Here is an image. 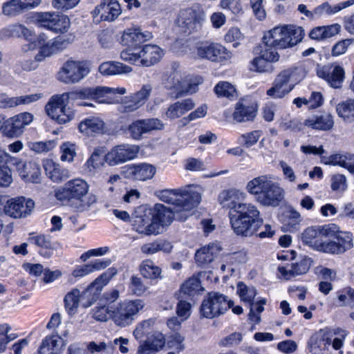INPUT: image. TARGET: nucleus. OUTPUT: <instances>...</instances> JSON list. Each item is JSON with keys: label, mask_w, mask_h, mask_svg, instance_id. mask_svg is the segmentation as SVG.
Segmentation results:
<instances>
[{"label": "nucleus", "mask_w": 354, "mask_h": 354, "mask_svg": "<svg viewBox=\"0 0 354 354\" xmlns=\"http://www.w3.org/2000/svg\"><path fill=\"white\" fill-rule=\"evenodd\" d=\"M89 63L84 60L68 59L60 68L57 80L67 84L80 82L90 73Z\"/></svg>", "instance_id": "1a4fd4ad"}, {"label": "nucleus", "mask_w": 354, "mask_h": 354, "mask_svg": "<svg viewBox=\"0 0 354 354\" xmlns=\"http://www.w3.org/2000/svg\"><path fill=\"white\" fill-rule=\"evenodd\" d=\"M33 120V115L28 112L16 115L6 120L1 125V130L4 136L8 138L19 137L24 131L26 126Z\"/></svg>", "instance_id": "f3484780"}, {"label": "nucleus", "mask_w": 354, "mask_h": 354, "mask_svg": "<svg viewBox=\"0 0 354 354\" xmlns=\"http://www.w3.org/2000/svg\"><path fill=\"white\" fill-rule=\"evenodd\" d=\"M272 180L270 175L259 176L250 180L247 183L245 189L249 194L254 196L257 200Z\"/></svg>", "instance_id": "c756f323"}, {"label": "nucleus", "mask_w": 354, "mask_h": 354, "mask_svg": "<svg viewBox=\"0 0 354 354\" xmlns=\"http://www.w3.org/2000/svg\"><path fill=\"white\" fill-rule=\"evenodd\" d=\"M353 246L352 234L347 232H340L335 236L333 240L326 242L324 252L332 254H341L351 249Z\"/></svg>", "instance_id": "6ab92c4d"}, {"label": "nucleus", "mask_w": 354, "mask_h": 354, "mask_svg": "<svg viewBox=\"0 0 354 354\" xmlns=\"http://www.w3.org/2000/svg\"><path fill=\"white\" fill-rule=\"evenodd\" d=\"M65 97L66 93L53 95L45 106L48 115L59 124H66L75 117L74 111L65 105Z\"/></svg>", "instance_id": "9b49d317"}, {"label": "nucleus", "mask_w": 354, "mask_h": 354, "mask_svg": "<svg viewBox=\"0 0 354 354\" xmlns=\"http://www.w3.org/2000/svg\"><path fill=\"white\" fill-rule=\"evenodd\" d=\"M140 151L138 145L120 144L113 147L105 156V161L110 166H115L133 160Z\"/></svg>", "instance_id": "4468645a"}, {"label": "nucleus", "mask_w": 354, "mask_h": 354, "mask_svg": "<svg viewBox=\"0 0 354 354\" xmlns=\"http://www.w3.org/2000/svg\"><path fill=\"white\" fill-rule=\"evenodd\" d=\"M220 248L216 244L211 243L198 250L195 254V259L200 266L210 263L218 254Z\"/></svg>", "instance_id": "c9c22d12"}, {"label": "nucleus", "mask_w": 354, "mask_h": 354, "mask_svg": "<svg viewBox=\"0 0 354 354\" xmlns=\"http://www.w3.org/2000/svg\"><path fill=\"white\" fill-rule=\"evenodd\" d=\"M340 29L341 26L338 24L317 26L310 31L308 35L311 39L324 41L338 34Z\"/></svg>", "instance_id": "473e14b6"}, {"label": "nucleus", "mask_w": 354, "mask_h": 354, "mask_svg": "<svg viewBox=\"0 0 354 354\" xmlns=\"http://www.w3.org/2000/svg\"><path fill=\"white\" fill-rule=\"evenodd\" d=\"M234 212L236 214H230V218L232 227L237 235L251 236L263 225L260 212L252 203H239Z\"/></svg>", "instance_id": "20e7f679"}, {"label": "nucleus", "mask_w": 354, "mask_h": 354, "mask_svg": "<svg viewBox=\"0 0 354 354\" xmlns=\"http://www.w3.org/2000/svg\"><path fill=\"white\" fill-rule=\"evenodd\" d=\"M185 337L179 333H174L167 337L166 345L168 348L179 353L185 348Z\"/></svg>", "instance_id": "603ef678"}, {"label": "nucleus", "mask_w": 354, "mask_h": 354, "mask_svg": "<svg viewBox=\"0 0 354 354\" xmlns=\"http://www.w3.org/2000/svg\"><path fill=\"white\" fill-rule=\"evenodd\" d=\"M3 12L9 16H15L24 12L20 0H10L3 6Z\"/></svg>", "instance_id": "052dcab7"}, {"label": "nucleus", "mask_w": 354, "mask_h": 354, "mask_svg": "<svg viewBox=\"0 0 354 354\" xmlns=\"http://www.w3.org/2000/svg\"><path fill=\"white\" fill-rule=\"evenodd\" d=\"M3 162L8 165H1V187H8L13 181L10 167L19 165L22 162L17 158L10 156L7 152L1 153V164Z\"/></svg>", "instance_id": "2f4dec72"}, {"label": "nucleus", "mask_w": 354, "mask_h": 354, "mask_svg": "<svg viewBox=\"0 0 354 354\" xmlns=\"http://www.w3.org/2000/svg\"><path fill=\"white\" fill-rule=\"evenodd\" d=\"M116 273L115 268H109L96 278L82 294L77 288H73L65 295L66 308L70 311L73 310L78 308L80 302H82L84 308L91 306L97 300L102 288L109 283Z\"/></svg>", "instance_id": "7ed1b4c3"}, {"label": "nucleus", "mask_w": 354, "mask_h": 354, "mask_svg": "<svg viewBox=\"0 0 354 354\" xmlns=\"http://www.w3.org/2000/svg\"><path fill=\"white\" fill-rule=\"evenodd\" d=\"M150 37L151 34L149 32H142L139 28H132L124 32L122 41L127 46H137L146 41Z\"/></svg>", "instance_id": "f704fd0d"}, {"label": "nucleus", "mask_w": 354, "mask_h": 354, "mask_svg": "<svg viewBox=\"0 0 354 354\" xmlns=\"http://www.w3.org/2000/svg\"><path fill=\"white\" fill-rule=\"evenodd\" d=\"M304 124L314 129L328 131L334 125V120L330 114L314 115L304 121Z\"/></svg>", "instance_id": "72a5a7b5"}, {"label": "nucleus", "mask_w": 354, "mask_h": 354, "mask_svg": "<svg viewBox=\"0 0 354 354\" xmlns=\"http://www.w3.org/2000/svg\"><path fill=\"white\" fill-rule=\"evenodd\" d=\"M79 129L87 136L93 133H102L104 129V122L98 117H88L79 124Z\"/></svg>", "instance_id": "4c0bfd02"}, {"label": "nucleus", "mask_w": 354, "mask_h": 354, "mask_svg": "<svg viewBox=\"0 0 354 354\" xmlns=\"http://www.w3.org/2000/svg\"><path fill=\"white\" fill-rule=\"evenodd\" d=\"M89 185L83 179L75 178L68 181L55 192L56 198L63 203L75 205L79 211H84L96 203L97 197L88 194Z\"/></svg>", "instance_id": "f03ea898"}, {"label": "nucleus", "mask_w": 354, "mask_h": 354, "mask_svg": "<svg viewBox=\"0 0 354 354\" xmlns=\"http://www.w3.org/2000/svg\"><path fill=\"white\" fill-rule=\"evenodd\" d=\"M126 93L124 88H110L105 86L86 87L78 89L75 91L66 93V99L77 100H95L100 102L110 103L108 99L100 100L102 97H108L109 95H123Z\"/></svg>", "instance_id": "9d476101"}, {"label": "nucleus", "mask_w": 354, "mask_h": 354, "mask_svg": "<svg viewBox=\"0 0 354 354\" xmlns=\"http://www.w3.org/2000/svg\"><path fill=\"white\" fill-rule=\"evenodd\" d=\"M129 289L133 294L140 296L147 290V287L143 284L140 277L132 276L129 284Z\"/></svg>", "instance_id": "774afa93"}, {"label": "nucleus", "mask_w": 354, "mask_h": 354, "mask_svg": "<svg viewBox=\"0 0 354 354\" xmlns=\"http://www.w3.org/2000/svg\"><path fill=\"white\" fill-rule=\"evenodd\" d=\"M257 115V109L253 105L245 104L243 101L237 102L233 113V118L238 122L252 120Z\"/></svg>", "instance_id": "58836bf2"}, {"label": "nucleus", "mask_w": 354, "mask_h": 354, "mask_svg": "<svg viewBox=\"0 0 354 354\" xmlns=\"http://www.w3.org/2000/svg\"><path fill=\"white\" fill-rule=\"evenodd\" d=\"M88 349L91 352H101L103 354H113L115 351V346L113 342L107 344L101 342L97 344L94 342H91L87 346Z\"/></svg>", "instance_id": "bf43d9fd"}, {"label": "nucleus", "mask_w": 354, "mask_h": 354, "mask_svg": "<svg viewBox=\"0 0 354 354\" xmlns=\"http://www.w3.org/2000/svg\"><path fill=\"white\" fill-rule=\"evenodd\" d=\"M140 272L145 278L156 279L160 277L162 270L151 260L147 259L140 265Z\"/></svg>", "instance_id": "09e8293b"}, {"label": "nucleus", "mask_w": 354, "mask_h": 354, "mask_svg": "<svg viewBox=\"0 0 354 354\" xmlns=\"http://www.w3.org/2000/svg\"><path fill=\"white\" fill-rule=\"evenodd\" d=\"M162 81L164 86L178 98L184 95L196 93L198 84L203 82V78L196 77L193 79L173 66L171 71L164 74Z\"/></svg>", "instance_id": "39448f33"}, {"label": "nucleus", "mask_w": 354, "mask_h": 354, "mask_svg": "<svg viewBox=\"0 0 354 354\" xmlns=\"http://www.w3.org/2000/svg\"><path fill=\"white\" fill-rule=\"evenodd\" d=\"M202 192V187L194 184L179 189L160 191L158 194L160 200L174 207L171 210L162 204L155 205L151 216L158 229L160 226L169 225L174 219L185 221L192 215V210L200 204Z\"/></svg>", "instance_id": "f257e3e1"}, {"label": "nucleus", "mask_w": 354, "mask_h": 354, "mask_svg": "<svg viewBox=\"0 0 354 354\" xmlns=\"http://www.w3.org/2000/svg\"><path fill=\"white\" fill-rule=\"evenodd\" d=\"M243 38V35L240 31L239 28L236 27H232L229 29L224 37L226 42H234V47H237Z\"/></svg>", "instance_id": "e2e57ef3"}, {"label": "nucleus", "mask_w": 354, "mask_h": 354, "mask_svg": "<svg viewBox=\"0 0 354 354\" xmlns=\"http://www.w3.org/2000/svg\"><path fill=\"white\" fill-rule=\"evenodd\" d=\"M113 311L109 309L105 305L96 306L93 310V318L97 321L106 322L109 317H111Z\"/></svg>", "instance_id": "69168bd1"}, {"label": "nucleus", "mask_w": 354, "mask_h": 354, "mask_svg": "<svg viewBox=\"0 0 354 354\" xmlns=\"http://www.w3.org/2000/svg\"><path fill=\"white\" fill-rule=\"evenodd\" d=\"M46 37L44 34L39 35L37 38L34 37L32 41H35L37 46H39V51L35 55V59L37 62H41L46 57H50L57 53L52 41L46 43Z\"/></svg>", "instance_id": "79ce46f5"}, {"label": "nucleus", "mask_w": 354, "mask_h": 354, "mask_svg": "<svg viewBox=\"0 0 354 354\" xmlns=\"http://www.w3.org/2000/svg\"><path fill=\"white\" fill-rule=\"evenodd\" d=\"M144 305L141 299L120 304L116 312L113 314L114 322L122 327L129 325L133 320V316L144 307Z\"/></svg>", "instance_id": "2eb2a0df"}, {"label": "nucleus", "mask_w": 354, "mask_h": 354, "mask_svg": "<svg viewBox=\"0 0 354 354\" xmlns=\"http://www.w3.org/2000/svg\"><path fill=\"white\" fill-rule=\"evenodd\" d=\"M95 14L100 15L103 21H113L122 13L120 4L117 0H102L95 7Z\"/></svg>", "instance_id": "412c9836"}, {"label": "nucleus", "mask_w": 354, "mask_h": 354, "mask_svg": "<svg viewBox=\"0 0 354 354\" xmlns=\"http://www.w3.org/2000/svg\"><path fill=\"white\" fill-rule=\"evenodd\" d=\"M214 92L219 97L234 98L236 95L234 86L227 82H220L214 87Z\"/></svg>", "instance_id": "5fc2aeb1"}, {"label": "nucleus", "mask_w": 354, "mask_h": 354, "mask_svg": "<svg viewBox=\"0 0 354 354\" xmlns=\"http://www.w3.org/2000/svg\"><path fill=\"white\" fill-rule=\"evenodd\" d=\"M203 21V13L199 9L187 8L180 11L176 23L183 32L190 35L201 30Z\"/></svg>", "instance_id": "f8f14e48"}, {"label": "nucleus", "mask_w": 354, "mask_h": 354, "mask_svg": "<svg viewBox=\"0 0 354 354\" xmlns=\"http://www.w3.org/2000/svg\"><path fill=\"white\" fill-rule=\"evenodd\" d=\"M164 55L163 50L156 45H145L140 51V66L149 67L158 63Z\"/></svg>", "instance_id": "a878e982"}, {"label": "nucleus", "mask_w": 354, "mask_h": 354, "mask_svg": "<svg viewBox=\"0 0 354 354\" xmlns=\"http://www.w3.org/2000/svg\"><path fill=\"white\" fill-rule=\"evenodd\" d=\"M304 30L295 26H277L263 35V44L276 49L292 47L301 41Z\"/></svg>", "instance_id": "423d86ee"}, {"label": "nucleus", "mask_w": 354, "mask_h": 354, "mask_svg": "<svg viewBox=\"0 0 354 354\" xmlns=\"http://www.w3.org/2000/svg\"><path fill=\"white\" fill-rule=\"evenodd\" d=\"M58 336L46 337L39 346V348L35 354H62L60 349L57 346Z\"/></svg>", "instance_id": "8fccbe9b"}, {"label": "nucleus", "mask_w": 354, "mask_h": 354, "mask_svg": "<svg viewBox=\"0 0 354 354\" xmlns=\"http://www.w3.org/2000/svg\"><path fill=\"white\" fill-rule=\"evenodd\" d=\"M19 201V211L21 212V218H26L30 215L35 208V202L31 198L24 196L18 197Z\"/></svg>", "instance_id": "680f3d73"}, {"label": "nucleus", "mask_w": 354, "mask_h": 354, "mask_svg": "<svg viewBox=\"0 0 354 354\" xmlns=\"http://www.w3.org/2000/svg\"><path fill=\"white\" fill-rule=\"evenodd\" d=\"M309 268L308 261L304 259L286 266H280L278 268V270L286 280H288L293 277L306 273Z\"/></svg>", "instance_id": "e433bc0d"}, {"label": "nucleus", "mask_w": 354, "mask_h": 354, "mask_svg": "<svg viewBox=\"0 0 354 354\" xmlns=\"http://www.w3.org/2000/svg\"><path fill=\"white\" fill-rule=\"evenodd\" d=\"M262 132L259 130L252 131L249 133L241 134L238 138V142L240 145L249 148L255 145L260 137Z\"/></svg>", "instance_id": "6e6d98bb"}, {"label": "nucleus", "mask_w": 354, "mask_h": 354, "mask_svg": "<svg viewBox=\"0 0 354 354\" xmlns=\"http://www.w3.org/2000/svg\"><path fill=\"white\" fill-rule=\"evenodd\" d=\"M156 168L152 165L142 163L133 165L127 169V175L129 178L137 180H147L153 177Z\"/></svg>", "instance_id": "bb28decb"}, {"label": "nucleus", "mask_w": 354, "mask_h": 354, "mask_svg": "<svg viewBox=\"0 0 354 354\" xmlns=\"http://www.w3.org/2000/svg\"><path fill=\"white\" fill-rule=\"evenodd\" d=\"M319 233L314 227H308L302 233L301 239L303 242L319 251L324 252L326 242L322 241L318 237Z\"/></svg>", "instance_id": "a18cd8bd"}, {"label": "nucleus", "mask_w": 354, "mask_h": 354, "mask_svg": "<svg viewBox=\"0 0 354 354\" xmlns=\"http://www.w3.org/2000/svg\"><path fill=\"white\" fill-rule=\"evenodd\" d=\"M327 335L330 337L331 345L333 349L337 351L342 348L344 341L348 335V331L341 328H335L326 330Z\"/></svg>", "instance_id": "3c124183"}, {"label": "nucleus", "mask_w": 354, "mask_h": 354, "mask_svg": "<svg viewBox=\"0 0 354 354\" xmlns=\"http://www.w3.org/2000/svg\"><path fill=\"white\" fill-rule=\"evenodd\" d=\"M233 301L227 297L219 292H209L203 299L201 308V316L207 319H213L225 313L233 306Z\"/></svg>", "instance_id": "6e6552de"}, {"label": "nucleus", "mask_w": 354, "mask_h": 354, "mask_svg": "<svg viewBox=\"0 0 354 354\" xmlns=\"http://www.w3.org/2000/svg\"><path fill=\"white\" fill-rule=\"evenodd\" d=\"M251 68L259 73H270L273 71L272 63L266 59L261 55L252 60Z\"/></svg>", "instance_id": "13d9d810"}, {"label": "nucleus", "mask_w": 354, "mask_h": 354, "mask_svg": "<svg viewBox=\"0 0 354 354\" xmlns=\"http://www.w3.org/2000/svg\"><path fill=\"white\" fill-rule=\"evenodd\" d=\"M353 5H354V0H347L337 4H330L326 1L315 8L313 10L314 17L333 15Z\"/></svg>", "instance_id": "c85d7f7f"}, {"label": "nucleus", "mask_w": 354, "mask_h": 354, "mask_svg": "<svg viewBox=\"0 0 354 354\" xmlns=\"http://www.w3.org/2000/svg\"><path fill=\"white\" fill-rule=\"evenodd\" d=\"M41 97V93L12 97L6 95H1V109H10L15 108L20 104H28L39 100Z\"/></svg>", "instance_id": "7c9ffc66"}, {"label": "nucleus", "mask_w": 354, "mask_h": 354, "mask_svg": "<svg viewBox=\"0 0 354 354\" xmlns=\"http://www.w3.org/2000/svg\"><path fill=\"white\" fill-rule=\"evenodd\" d=\"M237 292L241 299L248 304L250 307L249 318L252 319L254 315V307L252 302L257 295V290L253 286H247L242 282H239L237 285Z\"/></svg>", "instance_id": "37998d69"}, {"label": "nucleus", "mask_w": 354, "mask_h": 354, "mask_svg": "<svg viewBox=\"0 0 354 354\" xmlns=\"http://www.w3.org/2000/svg\"><path fill=\"white\" fill-rule=\"evenodd\" d=\"M163 127L164 124L159 119L149 118L133 121L128 125L126 131L132 139L140 140L144 134L153 130H161Z\"/></svg>", "instance_id": "dca6fc26"}, {"label": "nucleus", "mask_w": 354, "mask_h": 354, "mask_svg": "<svg viewBox=\"0 0 354 354\" xmlns=\"http://www.w3.org/2000/svg\"><path fill=\"white\" fill-rule=\"evenodd\" d=\"M238 192L233 190H224L218 196V201L223 207L235 209L237 203L234 198Z\"/></svg>", "instance_id": "864d4df0"}, {"label": "nucleus", "mask_w": 354, "mask_h": 354, "mask_svg": "<svg viewBox=\"0 0 354 354\" xmlns=\"http://www.w3.org/2000/svg\"><path fill=\"white\" fill-rule=\"evenodd\" d=\"M132 227L134 231L141 234L149 236L159 234L158 227L153 222L151 214L135 216L133 219Z\"/></svg>", "instance_id": "5701e85b"}, {"label": "nucleus", "mask_w": 354, "mask_h": 354, "mask_svg": "<svg viewBox=\"0 0 354 354\" xmlns=\"http://www.w3.org/2000/svg\"><path fill=\"white\" fill-rule=\"evenodd\" d=\"M19 209V201H18V197H16L8 200L4 205L3 211L5 214L12 218H21V212Z\"/></svg>", "instance_id": "4d7b16f0"}, {"label": "nucleus", "mask_w": 354, "mask_h": 354, "mask_svg": "<svg viewBox=\"0 0 354 354\" xmlns=\"http://www.w3.org/2000/svg\"><path fill=\"white\" fill-rule=\"evenodd\" d=\"M3 34L8 37H23L29 43L28 45L24 46L23 50L25 51L32 50L37 48L34 39V35L31 30L28 29L26 26L21 24H12L8 28H4Z\"/></svg>", "instance_id": "b1692460"}, {"label": "nucleus", "mask_w": 354, "mask_h": 354, "mask_svg": "<svg viewBox=\"0 0 354 354\" xmlns=\"http://www.w3.org/2000/svg\"><path fill=\"white\" fill-rule=\"evenodd\" d=\"M131 66L118 62H105L99 66V72L103 75H115L131 72Z\"/></svg>", "instance_id": "a19ab883"}, {"label": "nucleus", "mask_w": 354, "mask_h": 354, "mask_svg": "<svg viewBox=\"0 0 354 354\" xmlns=\"http://www.w3.org/2000/svg\"><path fill=\"white\" fill-rule=\"evenodd\" d=\"M44 168L46 175L54 183H62L71 176L70 171L67 169L62 167L52 160H46L44 162Z\"/></svg>", "instance_id": "cd10ccee"}, {"label": "nucleus", "mask_w": 354, "mask_h": 354, "mask_svg": "<svg viewBox=\"0 0 354 354\" xmlns=\"http://www.w3.org/2000/svg\"><path fill=\"white\" fill-rule=\"evenodd\" d=\"M301 72L302 69L298 68L281 71L274 80L272 87L266 91L267 95L274 99L285 97L294 87V84H290L289 82L295 84L299 82L303 78V75L300 74Z\"/></svg>", "instance_id": "0eeeda50"}, {"label": "nucleus", "mask_w": 354, "mask_h": 354, "mask_svg": "<svg viewBox=\"0 0 354 354\" xmlns=\"http://www.w3.org/2000/svg\"><path fill=\"white\" fill-rule=\"evenodd\" d=\"M203 289L201 287V281L196 277L189 278L180 287V297H194Z\"/></svg>", "instance_id": "de8ad7c7"}, {"label": "nucleus", "mask_w": 354, "mask_h": 354, "mask_svg": "<svg viewBox=\"0 0 354 354\" xmlns=\"http://www.w3.org/2000/svg\"><path fill=\"white\" fill-rule=\"evenodd\" d=\"M330 344V337L324 330H320L313 335L308 341L309 350L313 354H328Z\"/></svg>", "instance_id": "393cba45"}, {"label": "nucleus", "mask_w": 354, "mask_h": 354, "mask_svg": "<svg viewBox=\"0 0 354 354\" xmlns=\"http://www.w3.org/2000/svg\"><path fill=\"white\" fill-rule=\"evenodd\" d=\"M35 20L41 26L56 33L67 32L71 25L70 19L66 15L55 12H38Z\"/></svg>", "instance_id": "ddd939ff"}, {"label": "nucleus", "mask_w": 354, "mask_h": 354, "mask_svg": "<svg viewBox=\"0 0 354 354\" xmlns=\"http://www.w3.org/2000/svg\"><path fill=\"white\" fill-rule=\"evenodd\" d=\"M141 105L136 101H135L131 95L129 97H126L124 100L121 103L119 111L121 113H131L136 111L139 109Z\"/></svg>", "instance_id": "338daca9"}, {"label": "nucleus", "mask_w": 354, "mask_h": 354, "mask_svg": "<svg viewBox=\"0 0 354 354\" xmlns=\"http://www.w3.org/2000/svg\"><path fill=\"white\" fill-rule=\"evenodd\" d=\"M23 171L20 175L26 182L32 183H41V169L37 162L29 161L23 164Z\"/></svg>", "instance_id": "ea45409f"}, {"label": "nucleus", "mask_w": 354, "mask_h": 354, "mask_svg": "<svg viewBox=\"0 0 354 354\" xmlns=\"http://www.w3.org/2000/svg\"><path fill=\"white\" fill-rule=\"evenodd\" d=\"M197 55L199 57L207 59L212 62L227 60L232 57V53L221 44H202L196 48Z\"/></svg>", "instance_id": "a211bd4d"}, {"label": "nucleus", "mask_w": 354, "mask_h": 354, "mask_svg": "<svg viewBox=\"0 0 354 354\" xmlns=\"http://www.w3.org/2000/svg\"><path fill=\"white\" fill-rule=\"evenodd\" d=\"M283 198V189L272 180L266 189L257 198V201L264 206L276 207L282 201Z\"/></svg>", "instance_id": "4be33fe9"}, {"label": "nucleus", "mask_w": 354, "mask_h": 354, "mask_svg": "<svg viewBox=\"0 0 354 354\" xmlns=\"http://www.w3.org/2000/svg\"><path fill=\"white\" fill-rule=\"evenodd\" d=\"M152 90V86L147 84H144L141 89L131 95L132 98L138 102L140 105H143L149 98Z\"/></svg>", "instance_id": "0e129e2a"}, {"label": "nucleus", "mask_w": 354, "mask_h": 354, "mask_svg": "<svg viewBox=\"0 0 354 354\" xmlns=\"http://www.w3.org/2000/svg\"><path fill=\"white\" fill-rule=\"evenodd\" d=\"M317 75L327 81L332 87L340 88L344 79V70L339 65H326L317 71Z\"/></svg>", "instance_id": "aec40b11"}, {"label": "nucleus", "mask_w": 354, "mask_h": 354, "mask_svg": "<svg viewBox=\"0 0 354 354\" xmlns=\"http://www.w3.org/2000/svg\"><path fill=\"white\" fill-rule=\"evenodd\" d=\"M336 111L339 118L344 122H354V99H348L339 102L336 106Z\"/></svg>", "instance_id": "49530a36"}, {"label": "nucleus", "mask_w": 354, "mask_h": 354, "mask_svg": "<svg viewBox=\"0 0 354 354\" xmlns=\"http://www.w3.org/2000/svg\"><path fill=\"white\" fill-rule=\"evenodd\" d=\"M172 248L173 246L170 242L160 240L143 244L140 247V251L144 254L152 255L160 251L169 253Z\"/></svg>", "instance_id": "c03bdc74"}]
</instances>
